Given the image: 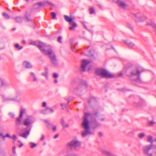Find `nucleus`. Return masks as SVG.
I'll return each mask as SVG.
<instances>
[{
  "instance_id": "obj_1",
  "label": "nucleus",
  "mask_w": 156,
  "mask_h": 156,
  "mask_svg": "<svg viewBox=\"0 0 156 156\" xmlns=\"http://www.w3.org/2000/svg\"><path fill=\"white\" fill-rule=\"evenodd\" d=\"M37 46L42 53L48 56L51 63L53 66L56 67L58 66V61L50 45H47L42 42H39Z\"/></svg>"
},
{
  "instance_id": "obj_2",
  "label": "nucleus",
  "mask_w": 156,
  "mask_h": 156,
  "mask_svg": "<svg viewBox=\"0 0 156 156\" xmlns=\"http://www.w3.org/2000/svg\"><path fill=\"white\" fill-rule=\"evenodd\" d=\"M147 141L151 144L145 146L143 149L144 154L148 156H156V147L152 144L153 143V138L152 136H147Z\"/></svg>"
},
{
  "instance_id": "obj_3",
  "label": "nucleus",
  "mask_w": 156,
  "mask_h": 156,
  "mask_svg": "<svg viewBox=\"0 0 156 156\" xmlns=\"http://www.w3.org/2000/svg\"><path fill=\"white\" fill-rule=\"evenodd\" d=\"M90 114L88 113H85L83 117V121L82 123L83 127L85 129L82 131V135L83 137L85 136L90 134V127L89 125V122L88 118Z\"/></svg>"
},
{
  "instance_id": "obj_4",
  "label": "nucleus",
  "mask_w": 156,
  "mask_h": 156,
  "mask_svg": "<svg viewBox=\"0 0 156 156\" xmlns=\"http://www.w3.org/2000/svg\"><path fill=\"white\" fill-rule=\"evenodd\" d=\"M96 73L97 75H99L102 77L112 78L115 76L113 74L109 73L106 70L102 69L96 70Z\"/></svg>"
},
{
  "instance_id": "obj_5",
  "label": "nucleus",
  "mask_w": 156,
  "mask_h": 156,
  "mask_svg": "<svg viewBox=\"0 0 156 156\" xmlns=\"http://www.w3.org/2000/svg\"><path fill=\"white\" fill-rule=\"evenodd\" d=\"M64 18L65 20L67 22H69L71 26L69 28V30L74 31L75 28L77 27V25L76 23L73 20L72 18L69 17L68 16L64 15Z\"/></svg>"
},
{
  "instance_id": "obj_6",
  "label": "nucleus",
  "mask_w": 156,
  "mask_h": 156,
  "mask_svg": "<svg viewBox=\"0 0 156 156\" xmlns=\"http://www.w3.org/2000/svg\"><path fill=\"white\" fill-rule=\"evenodd\" d=\"M26 110L24 108H21L19 117L16 119L15 124L16 126H18L22 123V119L23 115L25 113Z\"/></svg>"
},
{
  "instance_id": "obj_7",
  "label": "nucleus",
  "mask_w": 156,
  "mask_h": 156,
  "mask_svg": "<svg viewBox=\"0 0 156 156\" xmlns=\"http://www.w3.org/2000/svg\"><path fill=\"white\" fill-rule=\"evenodd\" d=\"M80 146V143L77 140H74L68 143L67 146L74 149L76 150L79 149Z\"/></svg>"
},
{
  "instance_id": "obj_8",
  "label": "nucleus",
  "mask_w": 156,
  "mask_h": 156,
  "mask_svg": "<svg viewBox=\"0 0 156 156\" xmlns=\"http://www.w3.org/2000/svg\"><path fill=\"white\" fill-rule=\"evenodd\" d=\"M90 63L91 62L89 60H83L81 65V71H84L86 68H87L89 70L90 69Z\"/></svg>"
},
{
  "instance_id": "obj_9",
  "label": "nucleus",
  "mask_w": 156,
  "mask_h": 156,
  "mask_svg": "<svg viewBox=\"0 0 156 156\" xmlns=\"http://www.w3.org/2000/svg\"><path fill=\"white\" fill-rule=\"evenodd\" d=\"M32 118L31 116H27L24 120L23 124L27 127L29 126L32 123Z\"/></svg>"
},
{
  "instance_id": "obj_10",
  "label": "nucleus",
  "mask_w": 156,
  "mask_h": 156,
  "mask_svg": "<svg viewBox=\"0 0 156 156\" xmlns=\"http://www.w3.org/2000/svg\"><path fill=\"white\" fill-rule=\"evenodd\" d=\"M87 84L83 81H81L80 84L76 88V90L81 91L83 89H85L87 87Z\"/></svg>"
},
{
  "instance_id": "obj_11",
  "label": "nucleus",
  "mask_w": 156,
  "mask_h": 156,
  "mask_svg": "<svg viewBox=\"0 0 156 156\" xmlns=\"http://www.w3.org/2000/svg\"><path fill=\"white\" fill-rule=\"evenodd\" d=\"M37 5H38L39 7V8L43 6H54V5L52 3H51L47 1H43V2H40L38 3H37Z\"/></svg>"
},
{
  "instance_id": "obj_12",
  "label": "nucleus",
  "mask_w": 156,
  "mask_h": 156,
  "mask_svg": "<svg viewBox=\"0 0 156 156\" xmlns=\"http://www.w3.org/2000/svg\"><path fill=\"white\" fill-rule=\"evenodd\" d=\"M116 3L119 6L125 9L128 7L127 5L123 0H118Z\"/></svg>"
},
{
  "instance_id": "obj_13",
  "label": "nucleus",
  "mask_w": 156,
  "mask_h": 156,
  "mask_svg": "<svg viewBox=\"0 0 156 156\" xmlns=\"http://www.w3.org/2000/svg\"><path fill=\"white\" fill-rule=\"evenodd\" d=\"M30 130H27L24 133H20L19 134V136L24 138H27L30 134Z\"/></svg>"
},
{
  "instance_id": "obj_14",
  "label": "nucleus",
  "mask_w": 156,
  "mask_h": 156,
  "mask_svg": "<svg viewBox=\"0 0 156 156\" xmlns=\"http://www.w3.org/2000/svg\"><path fill=\"white\" fill-rule=\"evenodd\" d=\"M48 111H49L51 112H54V110L52 108L49 107H46L45 109L41 111V113L43 114H46L48 113Z\"/></svg>"
},
{
  "instance_id": "obj_15",
  "label": "nucleus",
  "mask_w": 156,
  "mask_h": 156,
  "mask_svg": "<svg viewBox=\"0 0 156 156\" xmlns=\"http://www.w3.org/2000/svg\"><path fill=\"white\" fill-rule=\"evenodd\" d=\"M140 73V71L138 69H136L135 70H134L131 72V74L132 76H137L138 79L139 78V75Z\"/></svg>"
},
{
  "instance_id": "obj_16",
  "label": "nucleus",
  "mask_w": 156,
  "mask_h": 156,
  "mask_svg": "<svg viewBox=\"0 0 156 156\" xmlns=\"http://www.w3.org/2000/svg\"><path fill=\"white\" fill-rule=\"evenodd\" d=\"M30 73L33 81L34 82H37L38 80V79L35 74L32 72H30Z\"/></svg>"
},
{
  "instance_id": "obj_17",
  "label": "nucleus",
  "mask_w": 156,
  "mask_h": 156,
  "mask_svg": "<svg viewBox=\"0 0 156 156\" xmlns=\"http://www.w3.org/2000/svg\"><path fill=\"white\" fill-rule=\"evenodd\" d=\"M23 65L27 68H31L32 66L31 64L27 61H24L23 63Z\"/></svg>"
},
{
  "instance_id": "obj_18",
  "label": "nucleus",
  "mask_w": 156,
  "mask_h": 156,
  "mask_svg": "<svg viewBox=\"0 0 156 156\" xmlns=\"http://www.w3.org/2000/svg\"><path fill=\"white\" fill-rule=\"evenodd\" d=\"M87 50L89 51L90 54L91 55H94V50L93 48H92V47L90 46H89L87 47Z\"/></svg>"
},
{
  "instance_id": "obj_19",
  "label": "nucleus",
  "mask_w": 156,
  "mask_h": 156,
  "mask_svg": "<svg viewBox=\"0 0 156 156\" xmlns=\"http://www.w3.org/2000/svg\"><path fill=\"white\" fill-rule=\"evenodd\" d=\"M45 71L43 72L42 75L44 76L46 78H48V69L47 68H45Z\"/></svg>"
},
{
  "instance_id": "obj_20",
  "label": "nucleus",
  "mask_w": 156,
  "mask_h": 156,
  "mask_svg": "<svg viewBox=\"0 0 156 156\" xmlns=\"http://www.w3.org/2000/svg\"><path fill=\"white\" fill-rule=\"evenodd\" d=\"M1 82L2 85L3 86H7L9 85V84L3 79H2Z\"/></svg>"
},
{
  "instance_id": "obj_21",
  "label": "nucleus",
  "mask_w": 156,
  "mask_h": 156,
  "mask_svg": "<svg viewBox=\"0 0 156 156\" xmlns=\"http://www.w3.org/2000/svg\"><path fill=\"white\" fill-rule=\"evenodd\" d=\"M61 125L62 126L64 127L67 128L69 127V125L68 124H66L64 120L62 119H61Z\"/></svg>"
},
{
  "instance_id": "obj_22",
  "label": "nucleus",
  "mask_w": 156,
  "mask_h": 156,
  "mask_svg": "<svg viewBox=\"0 0 156 156\" xmlns=\"http://www.w3.org/2000/svg\"><path fill=\"white\" fill-rule=\"evenodd\" d=\"M29 144L30 145V147L32 148H33L35 147L37 145L36 144L33 143V142H30L29 143Z\"/></svg>"
},
{
  "instance_id": "obj_23",
  "label": "nucleus",
  "mask_w": 156,
  "mask_h": 156,
  "mask_svg": "<svg viewBox=\"0 0 156 156\" xmlns=\"http://www.w3.org/2000/svg\"><path fill=\"white\" fill-rule=\"evenodd\" d=\"M22 18L20 17H17L15 18V21L18 23H20L22 22Z\"/></svg>"
},
{
  "instance_id": "obj_24",
  "label": "nucleus",
  "mask_w": 156,
  "mask_h": 156,
  "mask_svg": "<svg viewBox=\"0 0 156 156\" xmlns=\"http://www.w3.org/2000/svg\"><path fill=\"white\" fill-rule=\"evenodd\" d=\"M14 47L17 48V49H18L19 50H21L23 48V47L22 46H20L19 44L18 43H17L16 44L14 45Z\"/></svg>"
},
{
  "instance_id": "obj_25",
  "label": "nucleus",
  "mask_w": 156,
  "mask_h": 156,
  "mask_svg": "<svg viewBox=\"0 0 156 156\" xmlns=\"http://www.w3.org/2000/svg\"><path fill=\"white\" fill-rule=\"evenodd\" d=\"M155 124V122L153 121L148 122L147 125L148 126H152Z\"/></svg>"
},
{
  "instance_id": "obj_26",
  "label": "nucleus",
  "mask_w": 156,
  "mask_h": 156,
  "mask_svg": "<svg viewBox=\"0 0 156 156\" xmlns=\"http://www.w3.org/2000/svg\"><path fill=\"white\" fill-rule=\"evenodd\" d=\"M2 15L6 19H9V15L7 13L5 12H3L2 13Z\"/></svg>"
},
{
  "instance_id": "obj_27",
  "label": "nucleus",
  "mask_w": 156,
  "mask_h": 156,
  "mask_svg": "<svg viewBox=\"0 0 156 156\" xmlns=\"http://www.w3.org/2000/svg\"><path fill=\"white\" fill-rule=\"evenodd\" d=\"M147 19L146 17L144 16H142L140 18V21H143Z\"/></svg>"
},
{
  "instance_id": "obj_28",
  "label": "nucleus",
  "mask_w": 156,
  "mask_h": 156,
  "mask_svg": "<svg viewBox=\"0 0 156 156\" xmlns=\"http://www.w3.org/2000/svg\"><path fill=\"white\" fill-rule=\"evenodd\" d=\"M44 121V122L46 123L47 126L48 128H49L51 126V125L49 123V122L48 120H45Z\"/></svg>"
},
{
  "instance_id": "obj_29",
  "label": "nucleus",
  "mask_w": 156,
  "mask_h": 156,
  "mask_svg": "<svg viewBox=\"0 0 156 156\" xmlns=\"http://www.w3.org/2000/svg\"><path fill=\"white\" fill-rule=\"evenodd\" d=\"M128 45L129 47L131 48H133L135 46V44L132 42L128 43Z\"/></svg>"
},
{
  "instance_id": "obj_30",
  "label": "nucleus",
  "mask_w": 156,
  "mask_h": 156,
  "mask_svg": "<svg viewBox=\"0 0 156 156\" xmlns=\"http://www.w3.org/2000/svg\"><path fill=\"white\" fill-rule=\"evenodd\" d=\"M67 104L66 103H61L60 105L62 107V108L63 109H64L65 108H66L67 107Z\"/></svg>"
},
{
  "instance_id": "obj_31",
  "label": "nucleus",
  "mask_w": 156,
  "mask_h": 156,
  "mask_svg": "<svg viewBox=\"0 0 156 156\" xmlns=\"http://www.w3.org/2000/svg\"><path fill=\"white\" fill-rule=\"evenodd\" d=\"M145 136V134L144 133H142L138 135V136L140 138H143Z\"/></svg>"
},
{
  "instance_id": "obj_32",
  "label": "nucleus",
  "mask_w": 156,
  "mask_h": 156,
  "mask_svg": "<svg viewBox=\"0 0 156 156\" xmlns=\"http://www.w3.org/2000/svg\"><path fill=\"white\" fill-rule=\"evenodd\" d=\"M9 116L11 118H14L15 117L14 114L12 112H9Z\"/></svg>"
},
{
  "instance_id": "obj_33",
  "label": "nucleus",
  "mask_w": 156,
  "mask_h": 156,
  "mask_svg": "<svg viewBox=\"0 0 156 156\" xmlns=\"http://www.w3.org/2000/svg\"><path fill=\"white\" fill-rule=\"evenodd\" d=\"M0 136H2L3 138H4L5 137H9L10 138H12V136H10V135L8 133L5 136L2 135V134H0Z\"/></svg>"
},
{
  "instance_id": "obj_34",
  "label": "nucleus",
  "mask_w": 156,
  "mask_h": 156,
  "mask_svg": "<svg viewBox=\"0 0 156 156\" xmlns=\"http://www.w3.org/2000/svg\"><path fill=\"white\" fill-rule=\"evenodd\" d=\"M105 154L107 156H112V153L108 151H105Z\"/></svg>"
},
{
  "instance_id": "obj_35",
  "label": "nucleus",
  "mask_w": 156,
  "mask_h": 156,
  "mask_svg": "<svg viewBox=\"0 0 156 156\" xmlns=\"http://www.w3.org/2000/svg\"><path fill=\"white\" fill-rule=\"evenodd\" d=\"M126 26L127 27L130 29H131V30L133 29V27L129 23H127L126 24Z\"/></svg>"
},
{
  "instance_id": "obj_36",
  "label": "nucleus",
  "mask_w": 156,
  "mask_h": 156,
  "mask_svg": "<svg viewBox=\"0 0 156 156\" xmlns=\"http://www.w3.org/2000/svg\"><path fill=\"white\" fill-rule=\"evenodd\" d=\"M51 15L52 16V18L53 19H54L56 17L55 13L53 12H52L51 13Z\"/></svg>"
},
{
  "instance_id": "obj_37",
  "label": "nucleus",
  "mask_w": 156,
  "mask_h": 156,
  "mask_svg": "<svg viewBox=\"0 0 156 156\" xmlns=\"http://www.w3.org/2000/svg\"><path fill=\"white\" fill-rule=\"evenodd\" d=\"M24 17L26 18L27 21H31V19H30L26 15H25Z\"/></svg>"
},
{
  "instance_id": "obj_38",
  "label": "nucleus",
  "mask_w": 156,
  "mask_h": 156,
  "mask_svg": "<svg viewBox=\"0 0 156 156\" xmlns=\"http://www.w3.org/2000/svg\"><path fill=\"white\" fill-rule=\"evenodd\" d=\"M90 14H92L94 13V9L93 8H90Z\"/></svg>"
},
{
  "instance_id": "obj_39",
  "label": "nucleus",
  "mask_w": 156,
  "mask_h": 156,
  "mask_svg": "<svg viewBox=\"0 0 156 156\" xmlns=\"http://www.w3.org/2000/svg\"><path fill=\"white\" fill-rule=\"evenodd\" d=\"M18 142L20 143V144L19 146L20 148L21 147L23 146V143L20 140H18Z\"/></svg>"
},
{
  "instance_id": "obj_40",
  "label": "nucleus",
  "mask_w": 156,
  "mask_h": 156,
  "mask_svg": "<svg viewBox=\"0 0 156 156\" xmlns=\"http://www.w3.org/2000/svg\"><path fill=\"white\" fill-rule=\"evenodd\" d=\"M33 7L35 9H38L39 8V6L37 5V3L34 5Z\"/></svg>"
},
{
  "instance_id": "obj_41",
  "label": "nucleus",
  "mask_w": 156,
  "mask_h": 156,
  "mask_svg": "<svg viewBox=\"0 0 156 156\" xmlns=\"http://www.w3.org/2000/svg\"><path fill=\"white\" fill-rule=\"evenodd\" d=\"M6 101H15V99L13 98H6L4 99Z\"/></svg>"
},
{
  "instance_id": "obj_42",
  "label": "nucleus",
  "mask_w": 156,
  "mask_h": 156,
  "mask_svg": "<svg viewBox=\"0 0 156 156\" xmlns=\"http://www.w3.org/2000/svg\"><path fill=\"white\" fill-rule=\"evenodd\" d=\"M58 76V74L56 73H54L53 74V76L54 78H56Z\"/></svg>"
},
{
  "instance_id": "obj_43",
  "label": "nucleus",
  "mask_w": 156,
  "mask_h": 156,
  "mask_svg": "<svg viewBox=\"0 0 156 156\" xmlns=\"http://www.w3.org/2000/svg\"><path fill=\"white\" fill-rule=\"evenodd\" d=\"M16 147L15 146H13L12 147V152L14 154H16Z\"/></svg>"
},
{
  "instance_id": "obj_44",
  "label": "nucleus",
  "mask_w": 156,
  "mask_h": 156,
  "mask_svg": "<svg viewBox=\"0 0 156 156\" xmlns=\"http://www.w3.org/2000/svg\"><path fill=\"white\" fill-rule=\"evenodd\" d=\"M62 39V38L60 36H59L58 37V42L60 43H61L62 42V41H61Z\"/></svg>"
},
{
  "instance_id": "obj_45",
  "label": "nucleus",
  "mask_w": 156,
  "mask_h": 156,
  "mask_svg": "<svg viewBox=\"0 0 156 156\" xmlns=\"http://www.w3.org/2000/svg\"><path fill=\"white\" fill-rule=\"evenodd\" d=\"M42 106L43 107L46 108V103L45 102H44L42 103Z\"/></svg>"
},
{
  "instance_id": "obj_46",
  "label": "nucleus",
  "mask_w": 156,
  "mask_h": 156,
  "mask_svg": "<svg viewBox=\"0 0 156 156\" xmlns=\"http://www.w3.org/2000/svg\"><path fill=\"white\" fill-rule=\"evenodd\" d=\"M44 136L43 134H42L41 136V137L40 139V140L42 141L44 140Z\"/></svg>"
},
{
  "instance_id": "obj_47",
  "label": "nucleus",
  "mask_w": 156,
  "mask_h": 156,
  "mask_svg": "<svg viewBox=\"0 0 156 156\" xmlns=\"http://www.w3.org/2000/svg\"><path fill=\"white\" fill-rule=\"evenodd\" d=\"M17 138L16 136L15 135H13L12 136V138H11L13 139L14 140H16Z\"/></svg>"
},
{
  "instance_id": "obj_48",
  "label": "nucleus",
  "mask_w": 156,
  "mask_h": 156,
  "mask_svg": "<svg viewBox=\"0 0 156 156\" xmlns=\"http://www.w3.org/2000/svg\"><path fill=\"white\" fill-rule=\"evenodd\" d=\"M56 126H53L52 128V130L53 131L56 130Z\"/></svg>"
},
{
  "instance_id": "obj_49",
  "label": "nucleus",
  "mask_w": 156,
  "mask_h": 156,
  "mask_svg": "<svg viewBox=\"0 0 156 156\" xmlns=\"http://www.w3.org/2000/svg\"><path fill=\"white\" fill-rule=\"evenodd\" d=\"M65 100L67 101V104H68L70 100L68 98H67V99H65Z\"/></svg>"
},
{
  "instance_id": "obj_50",
  "label": "nucleus",
  "mask_w": 156,
  "mask_h": 156,
  "mask_svg": "<svg viewBox=\"0 0 156 156\" xmlns=\"http://www.w3.org/2000/svg\"><path fill=\"white\" fill-rule=\"evenodd\" d=\"M153 27H154L155 29V30L156 32V25L155 24H153L152 25Z\"/></svg>"
},
{
  "instance_id": "obj_51",
  "label": "nucleus",
  "mask_w": 156,
  "mask_h": 156,
  "mask_svg": "<svg viewBox=\"0 0 156 156\" xmlns=\"http://www.w3.org/2000/svg\"><path fill=\"white\" fill-rule=\"evenodd\" d=\"M58 136V134H56L55 135V136H54V138H57Z\"/></svg>"
},
{
  "instance_id": "obj_52",
  "label": "nucleus",
  "mask_w": 156,
  "mask_h": 156,
  "mask_svg": "<svg viewBox=\"0 0 156 156\" xmlns=\"http://www.w3.org/2000/svg\"><path fill=\"white\" fill-rule=\"evenodd\" d=\"M57 82H58V80L56 79H55L54 80V83H57Z\"/></svg>"
},
{
  "instance_id": "obj_53",
  "label": "nucleus",
  "mask_w": 156,
  "mask_h": 156,
  "mask_svg": "<svg viewBox=\"0 0 156 156\" xmlns=\"http://www.w3.org/2000/svg\"><path fill=\"white\" fill-rule=\"evenodd\" d=\"M31 44H32L33 45H35V42H33L32 43H31Z\"/></svg>"
},
{
  "instance_id": "obj_54",
  "label": "nucleus",
  "mask_w": 156,
  "mask_h": 156,
  "mask_svg": "<svg viewBox=\"0 0 156 156\" xmlns=\"http://www.w3.org/2000/svg\"><path fill=\"white\" fill-rule=\"evenodd\" d=\"M99 134L101 136H102L103 135L102 133L101 132H99Z\"/></svg>"
},
{
  "instance_id": "obj_55",
  "label": "nucleus",
  "mask_w": 156,
  "mask_h": 156,
  "mask_svg": "<svg viewBox=\"0 0 156 156\" xmlns=\"http://www.w3.org/2000/svg\"><path fill=\"white\" fill-rule=\"evenodd\" d=\"M122 75V74L121 73H120L119 74V76H121Z\"/></svg>"
},
{
  "instance_id": "obj_56",
  "label": "nucleus",
  "mask_w": 156,
  "mask_h": 156,
  "mask_svg": "<svg viewBox=\"0 0 156 156\" xmlns=\"http://www.w3.org/2000/svg\"><path fill=\"white\" fill-rule=\"evenodd\" d=\"M23 43L24 44H25L26 42H25V41H23Z\"/></svg>"
},
{
  "instance_id": "obj_57",
  "label": "nucleus",
  "mask_w": 156,
  "mask_h": 156,
  "mask_svg": "<svg viewBox=\"0 0 156 156\" xmlns=\"http://www.w3.org/2000/svg\"><path fill=\"white\" fill-rule=\"evenodd\" d=\"M137 16L136 15H134V17H135V18L137 17Z\"/></svg>"
},
{
  "instance_id": "obj_58",
  "label": "nucleus",
  "mask_w": 156,
  "mask_h": 156,
  "mask_svg": "<svg viewBox=\"0 0 156 156\" xmlns=\"http://www.w3.org/2000/svg\"><path fill=\"white\" fill-rule=\"evenodd\" d=\"M16 30V28H13V29H12V30H13V31H14V30Z\"/></svg>"
},
{
  "instance_id": "obj_59",
  "label": "nucleus",
  "mask_w": 156,
  "mask_h": 156,
  "mask_svg": "<svg viewBox=\"0 0 156 156\" xmlns=\"http://www.w3.org/2000/svg\"><path fill=\"white\" fill-rule=\"evenodd\" d=\"M124 43H126V44H127V41H124Z\"/></svg>"
},
{
  "instance_id": "obj_60",
  "label": "nucleus",
  "mask_w": 156,
  "mask_h": 156,
  "mask_svg": "<svg viewBox=\"0 0 156 156\" xmlns=\"http://www.w3.org/2000/svg\"><path fill=\"white\" fill-rule=\"evenodd\" d=\"M101 120H102L103 121V120H104V119H103Z\"/></svg>"
},
{
  "instance_id": "obj_61",
  "label": "nucleus",
  "mask_w": 156,
  "mask_h": 156,
  "mask_svg": "<svg viewBox=\"0 0 156 156\" xmlns=\"http://www.w3.org/2000/svg\"><path fill=\"white\" fill-rule=\"evenodd\" d=\"M26 0L27 1V2H28V1H29V0Z\"/></svg>"
},
{
  "instance_id": "obj_62",
  "label": "nucleus",
  "mask_w": 156,
  "mask_h": 156,
  "mask_svg": "<svg viewBox=\"0 0 156 156\" xmlns=\"http://www.w3.org/2000/svg\"><path fill=\"white\" fill-rule=\"evenodd\" d=\"M2 80V79H1L0 78V81L1 82V80Z\"/></svg>"
},
{
  "instance_id": "obj_63",
  "label": "nucleus",
  "mask_w": 156,
  "mask_h": 156,
  "mask_svg": "<svg viewBox=\"0 0 156 156\" xmlns=\"http://www.w3.org/2000/svg\"><path fill=\"white\" fill-rule=\"evenodd\" d=\"M72 50H73V49L72 48Z\"/></svg>"
},
{
  "instance_id": "obj_64",
  "label": "nucleus",
  "mask_w": 156,
  "mask_h": 156,
  "mask_svg": "<svg viewBox=\"0 0 156 156\" xmlns=\"http://www.w3.org/2000/svg\"><path fill=\"white\" fill-rule=\"evenodd\" d=\"M155 141H156V138L155 139Z\"/></svg>"
}]
</instances>
